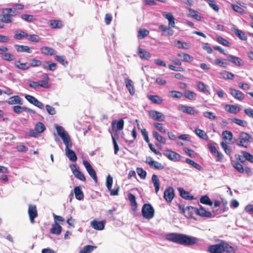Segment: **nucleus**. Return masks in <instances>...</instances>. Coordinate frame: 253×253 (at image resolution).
<instances>
[{"mask_svg": "<svg viewBox=\"0 0 253 253\" xmlns=\"http://www.w3.org/2000/svg\"><path fill=\"white\" fill-rule=\"evenodd\" d=\"M58 135L61 137L65 145V154L69 159L75 162L77 160V157L74 151L70 148L72 147V143L71 138L68 133L64 130L63 127L60 126H56Z\"/></svg>", "mask_w": 253, "mask_h": 253, "instance_id": "1", "label": "nucleus"}, {"mask_svg": "<svg viewBox=\"0 0 253 253\" xmlns=\"http://www.w3.org/2000/svg\"><path fill=\"white\" fill-rule=\"evenodd\" d=\"M168 239L173 243L186 246L193 245L198 242L196 237L183 234L171 233Z\"/></svg>", "mask_w": 253, "mask_h": 253, "instance_id": "2", "label": "nucleus"}, {"mask_svg": "<svg viewBox=\"0 0 253 253\" xmlns=\"http://www.w3.org/2000/svg\"><path fill=\"white\" fill-rule=\"evenodd\" d=\"M163 16L169 21L168 27L161 24L159 26V29L163 32V35L171 36L173 34V31L172 28L175 27L174 18L171 13L164 12Z\"/></svg>", "mask_w": 253, "mask_h": 253, "instance_id": "3", "label": "nucleus"}, {"mask_svg": "<svg viewBox=\"0 0 253 253\" xmlns=\"http://www.w3.org/2000/svg\"><path fill=\"white\" fill-rule=\"evenodd\" d=\"M236 141L237 145L247 148L248 145V143L253 141V138L249 133L241 132Z\"/></svg>", "mask_w": 253, "mask_h": 253, "instance_id": "4", "label": "nucleus"}, {"mask_svg": "<svg viewBox=\"0 0 253 253\" xmlns=\"http://www.w3.org/2000/svg\"><path fill=\"white\" fill-rule=\"evenodd\" d=\"M142 214L144 218L150 219L154 216V209L150 204H145L142 208Z\"/></svg>", "mask_w": 253, "mask_h": 253, "instance_id": "5", "label": "nucleus"}, {"mask_svg": "<svg viewBox=\"0 0 253 253\" xmlns=\"http://www.w3.org/2000/svg\"><path fill=\"white\" fill-rule=\"evenodd\" d=\"M45 129V127L44 124L41 122H38L36 123L34 129H30L29 130V136L33 137H37L39 134L43 132Z\"/></svg>", "mask_w": 253, "mask_h": 253, "instance_id": "6", "label": "nucleus"}, {"mask_svg": "<svg viewBox=\"0 0 253 253\" xmlns=\"http://www.w3.org/2000/svg\"><path fill=\"white\" fill-rule=\"evenodd\" d=\"M11 11V8H3L2 10L1 14L0 15V20L2 23H10L12 22Z\"/></svg>", "mask_w": 253, "mask_h": 253, "instance_id": "7", "label": "nucleus"}, {"mask_svg": "<svg viewBox=\"0 0 253 253\" xmlns=\"http://www.w3.org/2000/svg\"><path fill=\"white\" fill-rule=\"evenodd\" d=\"M178 208L188 218H194L193 215L194 214H196L197 210V208L191 206H188L185 209L184 207L181 205H178Z\"/></svg>", "mask_w": 253, "mask_h": 253, "instance_id": "8", "label": "nucleus"}, {"mask_svg": "<svg viewBox=\"0 0 253 253\" xmlns=\"http://www.w3.org/2000/svg\"><path fill=\"white\" fill-rule=\"evenodd\" d=\"M28 213L31 223L32 224L34 223L35 219L38 215L36 206L35 205H29L28 207Z\"/></svg>", "mask_w": 253, "mask_h": 253, "instance_id": "9", "label": "nucleus"}, {"mask_svg": "<svg viewBox=\"0 0 253 253\" xmlns=\"http://www.w3.org/2000/svg\"><path fill=\"white\" fill-rule=\"evenodd\" d=\"M145 163L151 168H154L155 169L161 170L164 169V166L161 163L153 160L152 158L150 157L146 158Z\"/></svg>", "mask_w": 253, "mask_h": 253, "instance_id": "10", "label": "nucleus"}, {"mask_svg": "<svg viewBox=\"0 0 253 253\" xmlns=\"http://www.w3.org/2000/svg\"><path fill=\"white\" fill-rule=\"evenodd\" d=\"M70 169L74 176L79 180L82 181H85L86 178L84 175L80 171L75 164L70 165Z\"/></svg>", "mask_w": 253, "mask_h": 253, "instance_id": "11", "label": "nucleus"}, {"mask_svg": "<svg viewBox=\"0 0 253 253\" xmlns=\"http://www.w3.org/2000/svg\"><path fill=\"white\" fill-rule=\"evenodd\" d=\"M125 122L123 119H121L119 120H115L112 122L111 126L112 130L114 132H117L123 129Z\"/></svg>", "mask_w": 253, "mask_h": 253, "instance_id": "12", "label": "nucleus"}, {"mask_svg": "<svg viewBox=\"0 0 253 253\" xmlns=\"http://www.w3.org/2000/svg\"><path fill=\"white\" fill-rule=\"evenodd\" d=\"M83 164L90 176L95 181H97V177L95 170L92 168L90 163L86 160L83 161Z\"/></svg>", "mask_w": 253, "mask_h": 253, "instance_id": "13", "label": "nucleus"}, {"mask_svg": "<svg viewBox=\"0 0 253 253\" xmlns=\"http://www.w3.org/2000/svg\"><path fill=\"white\" fill-rule=\"evenodd\" d=\"M222 248V240H221L219 244L209 246L208 249L210 253H223Z\"/></svg>", "mask_w": 253, "mask_h": 253, "instance_id": "14", "label": "nucleus"}, {"mask_svg": "<svg viewBox=\"0 0 253 253\" xmlns=\"http://www.w3.org/2000/svg\"><path fill=\"white\" fill-rule=\"evenodd\" d=\"M148 115L153 120L162 122L165 120L164 114L157 111L151 110L148 112Z\"/></svg>", "mask_w": 253, "mask_h": 253, "instance_id": "15", "label": "nucleus"}, {"mask_svg": "<svg viewBox=\"0 0 253 253\" xmlns=\"http://www.w3.org/2000/svg\"><path fill=\"white\" fill-rule=\"evenodd\" d=\"M165 155L170 160L174 162L179 161L181 159V156L179 154L170 150H166Z\"/></svg>", "mask_w": 253, "mask_h": 253, "instance_id": "16", "label": "nucleus"}, {"mask_svg": "<svg viewBox=\"0 0 253 253\" xmlns=\"http://www.w3.org/2000/svg\"><path fill=\"white\" fill-rule=\"evenodd\" d=\"M174 196V190L173 188L169 187L167 188L164 193V198L165 200L170 203L172 201Z\"/></svg>", "mask_w": 253, "mask_h": 253, "instance_id": "17", "label": "nucleus"}, {"mask_svg": "<svg viewBox=\"0 0 253 253\" xmlns=\"http://www.w3.org/2000/svg\"><path fill=\"white\" fill-rule=\"evenodd\" d=\"M209 148L212 155L215 157L216 161L222 162L224 158L223 155L214 146H210Z\"/></svg>", "mask_w": 253, "mask_h": 253, "instance_id": "18", "label": "nucleus"}, {"mask_svg": "<svg viewBox=\"0 0 253 253\" xmlns=\"http://www.w3.org/2000/svg\"><path fill=\"white\" fill-rule=\"evenodd\" d=\"M25 98L30 103L34 105L35 106H37V107H38L40 109L43 108V104L41 102L39 101L37 99H36L34 96L30 95H26L25 96Z\"/></svg>", "mask_w": 253, "mask_h": 253, "instance_id": "19", "label": "nucleus"}, {"mask_svg": "<svg viewBox=\"0 0 253 253\" xmlns=\"http://www.w3.org/2000/svg\"><path fill=\"white\" fill-rule=\"evenodd\" d=\"M91 227L97 230H102L104 228L105 221H98L96 219H94L91 221L90 223Z\"/></svg>", "mask_w": 253, "mask_h": 253, "instance_id": "20", "label": "nucleus"}, {"mask_svg": "<svg viewBox=\"0 0 253 253\" xmlns=\"http://www.w3.org/2000/svg\"><path fill=\"white\" fill-rule=\"evenodd\" d=\"M227 60L237 66H241L243 65V61L240 58L231 54L227 56Z\"/></svg>", "mask_w": 253, "mask_h": 253, "instance_id": "21", "label": "nucleus"}, {"mask_svg": "<svg viewBox=\"0 0 253 253\" xmlns=\"http://www.w3.org/2000/svg\"><path fill=\"white\" fill-rule=\"evenodd\" d=\"M229 89L230 94L235 98L240 101H242L244 99V95L241 91L232 88H230Z\"/></svg>", "mask_w": 253, "mask_h": 253, "instance_id": "22", "label": "nucleus"}, {"mask_svg": "<svg viewBox=\"0 0 253 253\" xmlns=\"http://www.w3.org/2000/svg\"><path fill=\"white\" fill-rule=\"evenodd\" d=\"M225 110L230 113L237 114L241 110V108L238 105H226Z\"/></svg>", "mask_w": 253, "mask_h": 253, "instance_id": "23", "label": "nucleus"}, {"mask_svg": "<svg viewBox=\"0 0 253 253\" xmlns=\"http://www.w3.org/2000/svg\"><path fill=\"white\" fill-rule=\"evenodd\" d=\"M137 54L142 59L148 60L151 56L149 52L140 47H139L137 49Z\"/></svg>", "mask_w": 253, "mask_h": 253, "instance_id": "24", "label": "nucleus"}, {"mask_svg": "<svg viewBox=\"0 0 253 253\" xmlns=\"http://www.w3.org/2000/svg\"><path fill=\"white\" fill-rule=\"evenodd\" d=\"M7 103L8 104L12 105V104H19L22 105L23 104V101L20 98V97L18 95H14L10 98H9L8 100L6 101Z\"/></svg>", "mask_w": 253, "mask_h": 253, "instance_id": "25", "label": "nucleus"}, {"mask_svg": "<svg viewBox=\"0 0 253 253\" xmlns=\"http://www.w3.org/2000/svg\"><path fill=\"white\" fill-rule=\"evenodd\" d=\"M42 77L44 80H42L38 82L39 86L46 88H49L50 87V84L48 82L49 77L48 75L46 73H44L42 75Z\"/></svg>", "mask_w": 253, "mask_h": 253, "instance_id": "26", "label": "nucleus"}, {"mask_svg": "<svg viewBox=\"0 0 253 253\" xmlns=\"http://www.w3.org/2000/svg\"><path fill=\"white\" fill-rule=\"evenodd\" d=\"M126 87L128 90L131 95H134L135 93V90L133 85V82L128 78H126L125 80Z\"/></svg>", "mask_w": 253, "mask_h": 253, "instance_id": "27", "label": "nucleus"}, {"mask_svg": "<svg viewBox=\"0 0 253 253\" xmlns=\"http://www.w3.org/2000/svg\"><path fill=\"white\" fill-rule=\"evenodd\" d=\"M15 66L18 69L26 70L30 68V64L27 63H21L20 60H17L14 62Z\"/></svg>", "mask_w": 253, "mask_h": 253, "instance_id": "28", "label": "nucleus"}, {"mask_svg": "<svg viewBox=\"0 0 253 253\" xmlns=\"http://www.w3.org/2000/svg\"><path fill=\"white\" fill-rule=\"evenodd\" d=\"M49 26L52 29H60L62 28L64 25L61 20H51L49 21Z\"/></svg>", "mask_w": 253, "mask_h": 253, "instance_id": "29", "label": "nucleus"}, {"mask_svg": "<svg viewBox=\"0 0 253 253\" xmlns=\"http://www.w3.org/2000/svg\"><path fill=\"white\" fill-rule=\"evenodd\" d=\"M178 190L179 192L180 196L182 197L183 198L190 200H193L195 199L193 196L190 195V193L189 192L185 191L182 188H179Z\"/></svg>", "mask_w": 253, "mask_h": 253, "instance_id": "30", "label": "nucleus"}, {"mask_svg": "<svg viewBox=\"0 0 253 253\" xmlns=\"http://www.w3.org/2000/svg\"><path fill=\"white\" fill-rule=\"evenodd\" d=\"M222 246L223 252L226 253H235V250L234 248L223 240H222Z\"/></svg>", "mask_w": 253, "mask_h": 253, "instance_id": "31", "label": "nucleus"}, {"mask_svg": "<svg viewBox=\"0 0 253 253\" xmlns=\"http://www.w3.org/2000/svg\"><path fill=\"white\" fill-rule=\"evenodd\" d=\"M152 182L155 187V192L157 194L160 189V182L157 175L154 174L152 175Z\"/></svg>", "mask_w": 253, "mask_h": 253, "instance_id": "32", "label": "nucleus"}, {"mask_svg": "<svg viewBox=\"0 0 253 253\" xmlns=\"http://www.w3.org/2000/svg\"><path fill=\"white\" fill-rule=\"evenodd\" d=\"M42 66L44 69L54 71L56 68L57 64L50 61H46L42 65Z\"/></svg>", "mask_w": 253, "mask_h": 253, "instance_id": "33", "label": "nucleus"}, {"mask_svg": "<svg viewBox=\"0 0 253 253\" xmlns=\"http://www.w3.org/2000/svg\"><path fill=\"white\" fill-rule=\"evenodd\" d=\"M128 199L130 202L132 210L135 211L137 207L135 196L132 193H130L128 194Z\"/></svg>", "mask_w": 253, "mask_h": 253, "instance_id": "34", "label": "nucleus"}, {"mask_svg": "<svg viewBox=\"0 0 253 253\" xmlns=\"http://www.w3.org/2000/svg\"><path fill=\"white\" fill-rule=\"evenodd\" d=\"M13 111L17 114H20L23 111L34 113V112L30 108L25 107H21L19 105L14 106L13 107Z\"/></svg>", "mask_w": 253, "mask_h": 253, "instance_id": "35", "label": "nucleus"}, {"mask_svg": "<svg viewBox=\"0 0 253 253\" xmlns=\"http://www.w3.org/2000/svg\"><path fill=\"white\" fill-rule=\"evenodd\" d=\"M148 98L153 103L160 104L163 101V98L158 96L154 95H150L148 96Z\"/></svg>", "mask_w": 253, "mask_h": 253, "instance_id": "36", "label": "nucleus"}, {"mask_svg": "<svg viewBox=\"0 0 253 253\" xmlns=\"http://www.w3.org/2000/svg\"><path fill=\"white\" fill-rule=\"evenodd\" d=\"M74 193L77 200H81L83 199L84 194L80 187L76 186L74 188Z\"/></svg>", "mask_w": 253, "mask_h": 253, "instance_id": "37", "label": "nucleus"}, {"mask_svg": "<svg viewBox=\"0 0 253 253\" xmlns=\"http://www.w3.org/2000/svg\"><path fill=\"white\" fill-rule=\"evenodd\" d=\"M213 64L216 66L223 68H226L229 65V64L225 59H215L214 60Z\"/></svg>", "mask_w": 253, "mask_h": 253, "instance_id": "38", "label": "nucleus"}, {"mask_svg": "<svg viewBox=\"0 0 253 253\" xmlns=\"http://www.w3.org/2000/svg\"><path fill=\"white\" fill-rule=\"evenodd\" d=\"M41 51L42 54L46 55H53L54 54L55 50L53 48L48 46H42L41 48Z\"/></svg>", "mask_w": 253, "mask_h": 253, "instance_id": "39", "label": "nucleus"}, {"mask_svg": "<svg viewBox=\"0 0 253 253\" xmlns=\"http://www.w3.org/2000/svg\"><path fill=\"white\" fill-rule=\"evenodd\" d=\"M62 231V227L57 223H55L52 226L50 229V232L55 235H59Z\"/></svg>", "mask_w": 253, "mask_h": 253, "instance_id": "40", "label": "nucleus"}, {"mask_svg": "<svg viewBox=\"0 0 253 253\" xmlns=\"http://www.w3.org/2000/svg\"><path fill=\"white\" fill-rule=\"evenodd\" d=\"M15 47L18 52H26L28 53H31L32 50L27 45H15Z\"/></svg>", "mask_w": 253, "mask_h": 253, "instance_id": "41", "label": "nucleus"}, {"mask_svg": "<svg viewBox=\"0 0 253 253\" xmlns=\"http://www.w3.org/2000/svg\"><path fill=\"white\" fill-rule=\"evenodd\" d=\"M222 134L224 140L227 143H230L231 141L233 138V134L231 131L225 130L222 132Z\"/></svg>", "mask_w": 253, "mask_h": 253, "instance_id": "42", "label": "nucleus"}, {"mask_svg": "<svg viewBox=\"0 0 253 253\" xmlns=\"http://www.w3.org/2000/svg\"><path fill=\"white\" fill-rule=\"evenodd\" d=\"M189 16L197 20H201L200 13L197 11L194 10L191 8H189Z\"/></svg>", "mask_w": 253, "mask_h": 253, "instance_id": "43", "label": "nucleus"}, {"mask_svg": "<svg viewBox=\"0 0 253 253\" xmlns=\"http://www.w3.org/2000/svg\"><path fill=\"white\" fill-rule=\"evenodd\" d=\"M152 135L153 137L160 143L163 144L166 143V139L163 136L160 135L158 132L153 131L152 132Z\"/></svg>", "mask_w": 253, "mask_h": 253, "instance_id": "44", "label": "nucleus"}, {"mask_svg": "<svg viewBox=\"0 0 253 253\" xmlns=\"http://www.w3.org/2000/svg\"><path fill=\"white\" fill-rule=\"evenodd\" d=\"M0 57L3 60L9 62L14 60L15 59L14 55L6 52H4L2 56H0Z\"/></svg>", "mask_w": 253, "mask_h": 253, "instance_id": "45", "label": "nucleus"}, {"mask_svg": "<svg viewBox=\"0 0 253 253\" xmlns=\"http://www.w3.org/2000/svg\"><path fill=\"white\" fill-rule=\"evenodd\" d=\"M96 246L91 245H86L84 246L80 251L79 253H90L93 251L94 249H96Z\"/></svg>", "mask_w": 253, "mask_h": 253, "instance_id": "46", "label": "nucleus"}, {"mask_svg": "<svg viewBox=\"0 0 253 253\" xmlns=\"http://www.w3.org/2000/svg\"><path fill=\"white\" fill-rule=\"evenodd\" d=\"M184 96L189 100H193L196 99V93L189 90H186L184 92Z\"/></svg>", "mask_w": 253, "mask_h": 253, "instance_id": "47", "label": "nucleus"}, {"mask_svg": "<svg viewBox=\"0 0 253 253\" xmlns=\"http://www.w3.org/2000/svg\"><path fill=\"white\" fill-rule=\"evenodd\" d=\"M222 78L226 80H232L234 77V75L232 73L224 71L220 73Z\"/></svg>", "mask_w": 253, "mask_h": 253, "instance_id": "48", "label": "nucleus"}, {"mask_svg": "<svg viewBox=\"0 0 253 253\" xmlns=\"http://www.w3.org/2000/svg\"><path fill=\"white\" fill-rule=\"evenodd\" d=\"M177 55L179 57H183V60L185 62H190L193 59V57L187 53H178Z\"/></svg>", "mask_w": 253, "mask_h": 253, "instance_id": "49", "label": "nucleus"}, {"mask_svg": "<svg viewBox=\"0 0 253 253\" xmlns=\"http://www.w3.org/2000/svg\"><path fill=\"white\" fill-rule=\"evenodd\" d=\"M54 58L56 61L64 66H66L68 64L64 56L56 55Z\"/></svg>", "mask_w": 253, "mask_h": 253, "instance_id": "50", "label": "nucleus"}, {"mask_svg": "<svg viewBox=\"0 0 253 253\" xmlns=\"http://www.w3.org/2000/svg\"><path fill=\"white\" fill-rule=\"evenodd\" d=\"M243 157L246 160L248 161L250 163H253V155L249 153V152L245 151L241 152Z\"/></svg>", "mask_w": 253, "mask_h": 253, "instance_id": "51", "label": "nucleus"}, {"mask_svg": "<svg viewBox=\"0 0 253 253\" xmlns=\"http://www.w3.org/2000/svg\"><path fill=\"white\" fill-rule=\"evenodd\" d=\"M235 34L240 39L242 40H246L247 39L245 34L241 30L235 29Z\"/></svg>", "mask_w": 253, "mask_h": 253, "instance_id": "52", "label": "nucleus"}, {"mask_svg": "<svg viewBox=\"0 0 253 253\" xmlns=\"http://www.w3.org/2000/svg\"><path fill=\"white\" fill-rule=\"evenodd\" d=\"M149 32L148 30L144 29H140L138 31V37L139 39H142L147 37L149 35Z\"/></svg>", "mask_w": 253, "mask_h": 253, "instance_id": "53", "label": "nucleus"}, {"mask_svg": "<svg viewBox=\"0 0 253 253\" xmlns=\"http://www.w3.org/2000/svg\"><path fill=\"white\" fill-rule=\"evenodd\" d=\"M28 36V34L24 32V31H20L19 33H16L14 35V39L16 40H21L24 38H27V37Z\"/></svg>", "mask_w": 253, "mask_h": 253, "instance_id": "54", "label": "nucleus"}, {"mask_svg": "<svg viewBox=\"0 0 253 253\" xmlns=\"http://www.w3.org/2000/svg\"><path fill=\"white\" fill-rule=\"evenodd\" d=\"M181 110L183 113L188 114H194L195 110L193 107L188 106H182Z\"/></svg>", "mask_w": 253, "mask_h": 253, "instance_id": "55", "label": "nucleus"}, {"mask_svg": "<svg viewBox=\"0 0 253 253\" xmlns=\"http://www.w3.org/2000/svg\"><path fill=\"white\" fill-rule=\"evenodd\" d=\"M27 39L32 42H38L40 41V38L37 35H28Z\"/></svg>", "mask_w": 253, "mask_h": 253, "instance_id": "56", "label": "nucleus"}, {"mask_svg": "<svg viewBox=\"0 0 253 253\" xmlns=\"http://www.w3.org/2000/svg\"><path fill=\"white\" fill-rule=\"evenodd\" d=\"M230 120L233 123H235L239 126H245L247 125L246 122H245L243 120L237 119V118H232L230 119Z\"/></svg>", "mask_w": 253, "mask_h": 253, "instance_id": "57", "label": "nucleus"}, {"mask_svg": "<svg viewBox=\"0 0 253 253\" xmlns=\"http://www.w3.org/2000/svg\"><path fill=\"white\" fill-rule=\"evenodd\" d=\"M21 18L26 21L32 22L35 20L33 15L27 14H22L21 16Z\"/></svg>", "mask_w": 253, "mask_h": 253, "instance_id": "58", "label": "nucleus"}, {"mask_svg": "<svg viewBox=\"0 0 253 253\" xmlns=\"http://www.w3.org/2000/svg\"><path fill=\"white\" fill-rule=\"evenodd\" d=\"M138 175L141 179H145L146 177L147 172L141 168H138L136 169Z\"/></svg>", "mask_w": 253, "mask_h": 253, "instance_id": "59", "label": "nucleus"}, {"mask_svg": "<svg viewBox=\"0 0 253 253\" xmlns=\"http://www.w3.org/2000/svg\"><path fill=\"white\" fill-rule=\"evenodd\" d=\"M220 145L221 146V147L223 149L225 153L228 155H230L231 153V149L230 148V147L228 146L225 143H224V142H221L220 143Z\"/></svg>", "mask_w": 253, "mask_h": 253, "instance_id": "60", "label": "nucleus"}, {"mask_svg": "<svg viewBox=\"0 0 253 253\" xmlns=\"http://www.w3.org/2000/svg\"><path fill=\"white\" fill-rule=\"evenodd\" d=\"M31 67H38L42 66V62L40 60L36 59H31L30 61V63H29Z\"/></svg>", "mask_w": 253, "mask_h": 253, "instance_id": "61", "label": "nucleus"}, {"mask_svg": "<svg viewBox=\"0 0 253 253\" xmlns=\"http://www.w3.org/2000/svg\"><path fill=\"white\" fill-rule=\"evenodd\" d=\"M232 165L233 167L240 173H243L244 172L243 166L239 162H236L233 164Z\"/></svg>", "mask_w": 253, "mask_h": 253, "instance_id": "62", "label": "nucleus"}, {"mask_svg": "<svg viewBox=\"0 0 253 253\" xmlns=\"http://www.w3.org/2000/svg\"><path fill=\"white\" fill-rule=\"evenodd\" d=\"M113 184V178L111 175H108L106 177V185L108 190H111Z\"/></svg>", "mask_w": 253, "mask_h": 253, "instance_id": "63", "label": "nucleus"}, {"mask_svg": "<svg viewBox=\"0 0 253 253\" xmlns=\"http://www.w3.org/2000/svg\"><path fill=\"white\" fill-rule=\"evenodd\" d=\"M209 6L215 11H218L219 7L214 0H207Z\"/></svg>", "mask_w": 253, "mask_h": 253, "instance_id": "64", "label": "nucleus"}]
</instances>
